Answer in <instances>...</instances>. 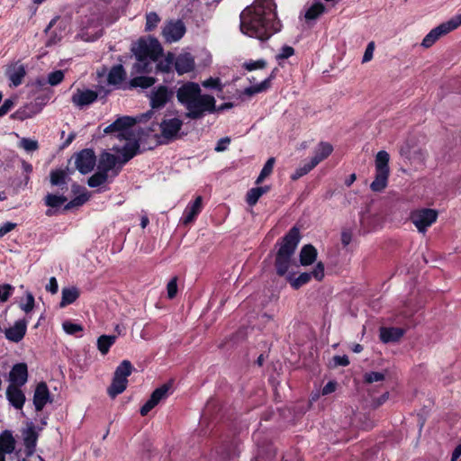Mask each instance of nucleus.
I'll use <instances>...</instances> for the list:
<instances>
[{
    "mask_svg": "<svg viewBox=\"0 0 461 461\" xmlns=\"http://www.w3.org/2000/svg\"><path fill=\"white\" fill-rule=\"evenodd\" d=\"M45 204L51 208H57L65 203L68 198L64 195H57L53 194H48L45 196Z\"/></svg>",
    "mask_w": 461,
    "mask_h": 461,
    "instance_id": "72a5a7b5",
    "label": "nucleus"
},
{
    "mask_svg": "<svg viewBox=\"0 0 461 461\" xmlns=\"http://www.w3.org/2000/svg\"><path fill=\"white\" fill-rule=\"evenodd\" d=\"M300 241V232L293 227L283 238L280 248L276 255L275 267L278 276H285L291 264V259Z\"/></svg>",
    "mask_w": 461,
    "mask_h": 461,
    "instance_id": "39448f33",
    "label": "nucleus"
},
{
    "mask_svg": "<svg viewBox=\"0 0 461 461\" xmlns=\"http://www.w3.org/2000/svg\"><path fill=\"white\" fill-rule=\"evenodd\" d=\"M96 163V157L95 152L90 149L81 150L77 154L75 164L77 169L81 174H87L91 172Z\"/></svg>",
    "mask_w": 461,
    "mask_h": 461,
    "instance_id": "ddd939ff",
    "label": "nucleus"
},
{
    "mask_svg": "<svg viewBox=\"0 0 461 461\" xmlns=\"http://www.w3.org/2000/svg\"><path fill=\"white\" fill-rule=\"evenodd\" d=\"M294 54V50L291 46H283L280 50V52L276 55L277 60L286 59L292 57Z\"/></svg>",
    "mask_w": 461,
    "mask_h": 461,
    "instance_id": "09e8293b",
    "label": "nucleus"
},
{
    "mask_svg": "<svg viewBox=\"0 0 461 461\" xmlns=\"http://www.w3.org/2000/svg\"><path fill=\"white\" fill-rule=\"evenodd\" d=\"M448 21L442 23L438 26L432 29L422 40L421 46L424 48L431 47L441 36L452 32Z\"/></svg>",
    "mask_w": 461,
    "mask_h": 461,
    "instance_id": "2eb2a0df",
    "label": "nucleus"
},
{
    "mask_svg": "<svg viewBox=\"0 0 461 461\" xmlns=\"http://www.w3.org/2000/svg\"><path fill=\"white\" fill-rule=\"evenodd\" d=\"M167 297L173 299L177 294V277H173L167 285Z\"/></svg>",
    "mask_w": 461,
    "mask_h": 461,
    "instance_id": "de8ad7c7",
    "label": "nucleus"
},
{
    "mask_svg": "<svg viewBox=\"0 0 461 461\" xmlns=\"http://www.w3.org/2000/svg\"><path fill=\"white\" fill-rule=\"evenodd\" d=\"M317 258V249L311 244L305 245L300 251V263L302 266L312 265Z\"/></svg>",
    "mask_w": 461,
    "mask_h": 461,
    "instance_id": "bb28decb",
    "label": "nucleus"
},
{
    "mask_svg": "<svg viewBox=\"0 0 461 461\" xmlns=\"http://www.w3.org/2000/svg\"><path fill=\"white\" fill-rule=\"evenodd\" d=\"M173 380H169L167 383L162 384L158 388L153 391L149 399L143 404L140 410L141 416H146L154 407H156L160 401L166 399L168 393L172 391Z\"/></svg>",
    "mask_w": 461,
    "mask_h": 461,
    "instance_id": "6e6552de",
    "label": "nucleus"
},
{
    "mask_svg": "<svg viewBox=\"0 0 461 461\" xmlns=\"http://www.w3.org/2000/svg\"><path fill=\"white\" fill-rule=\"evenodd\" d=\"M15 448V439L9 430H5L0 434V451L11 454Z\"/></svg>",
    "mask_w": 461,
    "mask_h": 461,
    "instance_id": "a878e982",
    "label": "nucleus"
},
{
    "mask_svg": "<svg viewBox=\"0 0 461 461\" xmlns=\"http://www.w3.org/2000/svg\"><path fill=\"white\" fill-rule=\"evenodd\" d=\"M132 51L137 59L134 69L138 73L149 72L150 63L156 61L162 54L160 43L156 39H140L132 47Z\"/></svg>",
    "mask_w": 461,
    "mask_h": 461,
    "instance_id": "20e7f679",
    "label": "nucleus"
},
{
    "mask_svg": "<svg viewBox=\"0 0 461 461\" xmlns=\"http://www.w3.org/2000/svg\"><path fill=\"white\" fill-rule=\"evenodd\" d=\"M19 147L27 152H33L39 149V144L35 140L23 138L19 142Z\"/></svg>",
    "mask_w": 461,
    "mask_h": 461,
    "instance_id": "ea45409f",
    "label": "nucleus"
},
{
    "mask_svg": "<svg viewBox=\"0 0 461 461\" xmlns=\"http://www.w3.org/2000/svg\"><path fill=\"white\" fill-rule=\"evenodd\" d=\"M52 399L49 388L44 382H41L37 384L34 394H33V405L36 411L43 410L48 402H51Z\"/></svg>",
    "mask_w": 461,
    "mask_h": 461,
    "instance_id": "4468645a",
    "label": "nucleus"
},
{
    "mask_svg": "<svg viewBox=\"0 0 461 461\" xmlns=\"http://www.w3.org/2000/svg\"><path fill=\"white\" fill-rule=\"evenodd\" d=\"M98 96L99 93L97 91L86 87H78L71 95V103L76 108L83 110L94 104Z\"/></svg>",
    "mask_w": 461,
    "mask_h": 461,
    "instance_id": "1a4fd4ad",
    "label": "nucleus"
},
{
    "mask_svg": "<svg viewBox=\"0 0 461 461\" xmlns=\"http://www.w3.org/2000/svg\"><path fill=\"white\" fill-rule=\"evenodd\" d=\"M26 74L25 67L20 62L11 65L6 69V76L11 81V86L16 87L20 86Z\"/></svg>",
    "mask_w": 461,
    "mask_h": 461,
    "instance_id": "aec40b11",
    "label": "nucleus"
},
{
    "mask_svg": "<svg viewBox=\"0 0 461 461\" xmlns=\"http://www.w3.org/2000/svg\"><path fill=\"white\" fill-rule=\"evenodd\" d=\"M261 196L262 195L257 187L251 188L247 193L246 202L249 205L253 206L258 203Z\"/></svg>",
    "mask_w": 461,
    "mask_h": 461,
    "instance_id": "c03bdc74",
    "label": "nucleus"
},
{
    "mask_svg": "<svg viewBox=\"0 0 461 461\" xmlns=\"http://www.w3.org/2000/svg\"><path fill=\"white\" fill-rule=\"evenodd\" d=\"M389 160L390 155L387 151L381 150L376 154L375 159V176L370 185L372 191L381 192L387 186L390 175Z\"/></svg>",
    "mask_w": 461,
    "mask_h": 461,
    "instance_id": "423d86ee",
    "label": "nucleus"
},
{
    "mask_svg": "<svg viewBox=\"0 0 461 461\" xmlns=\"http://www.w3.org/2000/svg\"><path fill=\"white\" fill-rule=\"evenodd\" d=\"M333 151V147L329 142H320L317 146L314 156L312 158V164L316 167L319 163L326 159Z\"/></svg>",
    "mask_w": 461,
    "mask_h": 461,
    "instance_id": "5701e85b",
    "label": "nucleus"
},
{
    "mask_svg": "<svg viewBox=\"0 0 461 461\" xmlns=\"http://www.w3.org/2000/svg\"><path fill=\"white\" fill-rule=\"evenodd\" d=\"M64 79V73L61 70H56L49 74L48 83L50 86H57Z\"/></svg>",
    "mask_w": 461,
    "mask_h": 461,
    "instance_id": "a18cd8bd",
    "label": "nucleus"
},
{
    "mask_svg": "<svg viewBox=\"0 0 461 461\" xmlns=\"http://www.w3.org/2000/svg\"><path fill=\"white\" fill-rule=\"evenodd\" d=\"M14 107L12 99H5L4 104L0 106V117L5 115Z\"/></svg>",
    "mask_w": 461,
    "mask_h": 461,
    "instance_id": "4d7b16f0",
    "label": "nucleus"
},
{
    "mask_svg": "<svg viewBox=\"0 0 461 461\" xmlns=\"http://www.w3.org/2000/svg\"><path fill=\"white\" fill-rule=\"evenodd\" d=\"M132 372L139 373L142 370L134 368L129 360H123L115 369L113 375H131Z\"/></svg>",
    "mask_w": 461,
    "mask_h": 461,
    "instance_id": "4c0bfd02",
    "label": "nucleus"
},
{
    "mask_svg": "<svg viewBox=\"0 0 461 461\" xmlns=\"http://www.w3.org/2000/svg\"><path fill=\"white\" fill-rule=\"evenodd\" d=\"M173 96V92L168 90L167 86H161L154 91L150 97V104L152 108H161L170 100Z\"/></svg>",
    "mask_w": 461,
    "mask_h": 461,
    "instance_id": "a211bd4d",
    "label": "nucleus"
},
{
    "mask_svg": "<svg viewBox=\"0 0 461 461\" xmlns=\"http://www.w3.org/2000/svg\"><path fill=\"white\" fill-rule=\"evenodd\" d=\"M67 173L65 170L58 169L52 170L50 174V180L52 185L60 187L61 190L68 189L67 187Z\"/></svg>",
    "mask_w": 461,
    "mask_h": 461,
    "instance_id": "c85d7f7f",
    "label": "nucleus"
},
{
    "mask_svg": "<svg viewBox=\"0 0 461 461\" xmlns=\"http://www.w3.org/2000/svg\"><path fill=\"white\" fill-rule=\"evenodd\" d=\"M337 388V383L335 381H330L321 390L322 395H328L333 393Z\"/></svg>",
    "mask_w": 461,
    "mask_h": 461,
    "instance_id": "052dcab7",
    "label": "nucleus"
},
{
    "mask_svg": "<svg viewBox=\"0 0 461 461\" xmlns=\"http://www.w3.org/2000/svg\"><path fill=\"white\" fill-rule=\"evenodd\" d=\"M185 25L181 20L167 22L162 30V35L167 42H176L185 33Z\"/></svg>",
    "mask_w": 461,
    "mask_h": 461,
    "instance_id": "9d476101",
    "label": "nucleus"
},
{
    "mask_svg": "<svg viewBox=\"0 0 461 461\" xmlns=\"http://www.w3.org/2000/svg\"><path fill=\"white\" fill-rule=\"evenodd\" d=\"M202 206H203L202 197L197 196L192 203H189L186 206V208L184 212L183 219H182L183 223L187 225V224L193 222L194 220L195 219V217L202 211Z\"/></svg>",
    "mask_w": 461,
    "mask_h": 461,
    "instance_id": "412c9836",
    "label": "nucleus"
},
{
    "mask_svg": "<svg viewBox=\"0 0 461 461\" xmlns=\"http://www.w3.org/2000/svg\"><path fill=\"white\" fill-rule=\"evenodd\" d=\"M349 364V359L348 356H333L332 358L329 362V366L330 367L337 366H347Z\"/></svg>",
    "mask_w": 461,
    "mask_h": 461,
    "instance_id": "37998d69",
    "label": "nucleus"
},
{
    "mask_svg": "<svg viewBox=\"0 0 461 461\" xmlns=\"http://www.w3.org/2000/svg\"><path fill=\"white\" fill-rule=\"evenodd\" d=\"M312 277L315 278L317 281L323 279L324 265L322 262H318L314 269L310 273H302L297 277H294V275H287L286 279L294 289H299L303 285L309 283Z\"/></svg>",
    "mask_w": 461,
    "mask_h": 461,
    "instance_id": "0eeeda50",
    "label": "nucleus"
},
{
    "mask_svg": "<svg viewBox=\"0 0 461 461\" xmlns=\"http://www.w3.org/2000/svg\"><path fill=\"white\" fill-rule=\"evenodd\" d=\"M16 227V223L7 221L0 227V238L12 231Z\"/></svg>",
    "mask_w": 461,
    "mask_h": 461,
    "instance_id": "13d9d810",
    "label": "nucleus"
},
{
    "mask_svg": "<svg viewBox=\"0 0 461 461\" xmlns=\"http://www.w3.org/2000/svg\"><path fill=\"white\" fill-rule=\"evenodd\" d=\"M38 439V434L34 429L33 426L29 427L23 432V442L25 446V452L27 456H31L33 455L36 447V443Z\"/></svg>",
    "mask_w": 461,
    "mask_h": 461,
    "instance_id": "b1692460",
    "label": "nucleus"
},
{
    "mask_svg": "<svg viewBox=\"0 0 461 461\" xmlns=\"http://www.w3.org/2000/svg\"><path fill=\"white\" fill-rule=\"evenodd\" d=\"M128 380L127 376H113L112 384L107 388V393L114 399L117 395L121 394L127 388Z\"/></svg>",
    "mask_w": 461,
    "mask_h": 461,
    "instance_id": "393cba45",
    "label": "nucleus"
},
{
    "mask_svg": "<svg viewBox=\"0 0 461 461\" xmlns=\"http://www.w3.org/2000/svg\"><path fill=\"white\" fill-rule=\"evenodd\" d=\"M315 167L312 164V162L305 163L303 166L296 168L294 173L291 176L293 180H297L304 175L308 174L312 169Z\"/></svg>",
    "mask_w": 461,
    "mask_h": 461,
    "instance_id": "79ce46f5",
    "label": "nucleus"
},
{
    "mask_svg": "<svg viewBox=\"0 0 461 461\" xmlns=\"http://www.w3.org/2000/svg\"><path fill=\"white\" fill-rule=\"evenodd\" d=\"M87 200V196L86 194H81L71 200V203H74L75 207L82 205Z\"/></svg>",
    "mask_w": 461,
    "mask_h": 461,
    "instance_id": "0e129e2a",
    "label": "nucleus"
},
{
    "mask_svg": "<svg viewBox=\"0 0 461 461\" xmlns=\"http://www.w3.org/2000/svg\"><path fill=\"white\" fill-rule=\"evenodd\" d=\"M62 297L59 303L61 308L66 307L68 304L73 303L79 296V292L77 288H63L61 292Z\"/></svg>",
    "mask_w": 461,
    "mask_h": 461,
    "instance_id": "c756f323",
    "label": "nucleus"
},
{
    "mask_svg": "<svg viewBox=\"0 0 461 461\" xmlns=\"http://www.w3.org/2000/svg\"><path fill=\"white\" fill-rule=\"evenodd\" d=\"M438 212L432 209H422L414 212L411 215V221L420 232H424L429 226L436 221Z\"/></svg>",
    "mask_w": 461,
    "mask_h": 461,
    "instance_id": "9b49d317",
    "label": "nucleus"
},
{
    "mask_svg": "<svg viewBox=\"0 0 461 461\" xmlns=\"http://www.w3.org/2000/svg\"><path fill=\"white\" fill-rule=\"evenodd\" d=\"M109 175L98 170L92 176L89 177L87 183L90 187H98L104 184L108 179Z\"/></svg>",
    "mask_w": 461,
    "mask_h": 461,
    "instance_id": "c9c22d12",
    "label": "nucleus"
},
{
    "mask_svg": "<svg viewBox=\"0 0 461 461\" xmlns=\"http://www.w3.org/2000/svg\"><path fill=\"white\" fill-rule=\"evenodd\" d=\"M266 65H267V63L265 60L259 59L257 61L246 62L244 64V67L247 70L251 71V70H255V69L264 68L266 67Z\"/></svg>",
    "mask_w": 461,
    "mask_h": 461,
    "instance_id": "3c124183",
    "label": "nucleus"
},
{
    "mask_svg": "<svg viewBox=\"0 0 461 461\" xmlns=\"http://www.w3.org/2000/svg\"><path fill=\"white\" fill-rule=\"evenodd\" d=\"M155 78L152 77L140 76L132 78L130 82L132 87L148 88L154 85Z\"/></svg>",
    "mask_w": 461,
    "mask_h": 461,
    "instance_id": "473e14b6",
    "label": "nucleus"
},
{
    "mask_svg": "<svg viewBox=\"0 0 461 461\" xmlns=\"http://www.w3.org/2000/svg\"><path fill=\"white\" fill-rule=\"evenodd\" d=\"M87 200V196L86 194H81L71 200V203H74L75 207L82 205Z\"/></svg>",
    "mask_w": 461,
    "mask_h": 461,
    "instance_id": "69168bd1",
    "label": "nucleus"
},
{
    "mask_svg": "<svg viewBox=\"0 0 461 461\" xmlns=\"http://www.w3.org/2000/svg\"><path fill=\"white\" fill-rule=\"evenodd\" d=\"M8 375H28V367L25 363L15 364Z\"/></svg>",
    "mask_w": 461,
    "mask_h": 461,
    "instance_id": "603ef678",
    "label": "nucleus"
},
{
    "mask_svg": "<svg viewBox=\"0 0 461 461\" xmlns=\"http://www.w3.org/2000/svg\"><path fill=\"white\" fill-rule=\"evenodd\" d=\"M27 324L25 319L16 321L12 327L5 330V338L12 342H20L26 334Z\"/></svg>",
    "mask_w": 461,
    "mask_h": 461,
    "instance_id": "dca6fc26",
    "label": "nucleus"
},
{
    "mask_svg": "<svg viewBox=\"0 0 461 461\" xmlns=\"http://www.w3.org/2000/svg\"><path fill=\"white\" fill-rule=\"evenodd\" d=\"M175 68L179 75L188 73L194 68V59L190 53H181L175 59Z\"/></svg>",
    "mask_w": 461,
    "mask_h": 461,
    "instance_id": "6ab92c4d",
    "label": "nucleus"
},
{
    "mask_svg": "<svg viewBox=\"0 0 461 461\" xmlns=\"http://www.w3.org/2000/svg\"><path fill=\"white\" fill-rule=\"evenodd\" d=\"M176 98L186 110L185 116L191 120L201 119L216 111L215 98L211 95L202 94L200 86L194 82L183 84L176 91Z\"/></svg>",
    "mask_w": 461,
    "mask_h": 461,
    "instance_id": "7ed1b4c3",
    "label": "nucleus"
},
{
    "mask_svg": "<svg viewBox=\"0 0 461 461\" xmlns=\"http://www.w3.org/2000/svg\"><path fill=\"white\" fill-rule=\"evenodd\" d=\"M325 10L324 5L321 3H315L305 13L306 20H315L318 18Z\"/></svg>",
    "mask_w": 461,
    "mask_h": 461,
    "instance_id": "f704fd0d",
    "label": "nucleus"
},
{
    "mask_svg": "<svg viewBox=\"0 0 461 461\" xmlns=\"http://www.w3.org/2000/svg\"><path fill=\"white\" fill-rule=\"evenodd\" d=\"M116 336L114 335H102L97 339V348L103 354L108 353L110 348L114 344Z\"/></svg>",
    "mask_w": 461,
    "mask_h": 461,
    "instance_id": "2f4dec72",
    "label": "nucleus"
},
{
    "mask_svg": "<svg viewBox=\"0 0 461 461\" xmlns=\"http://www.w3.org/2000/svg\"><path fill=\"white\" fill-rule=\"evenodd\" d=\"M34 304H35V300H34L33 294L31 292H27L26 293V303H21L20 308L26 313H29L33 310Z\"/></svg>",
    "mask_w": 461,
    "mask_h": 461,
    "instance_id": "49530a36",
    "label": "nucleus"
},
{
    "mask_svg": "<svg viewBox=\"0 0 461 461\" xmlns=\"http://www.w3.org/2000/svg\"><path fill=\"white\" fill-rule=\"evenodd\" d=\"M160 22V18L155 12H150L146 14V24L145 31L151 32L153 31Z\"/></svg>",
    "mask_w": 461,
    "mask_h": 461,
    "instance_id": "58836bf2",
    "label": "nucleus"
},
{
    "mask_svg": "<svg viewBox=\"0 0 461 461\" xmlns=\"http://www.w3.org/2000/svg\"><path fill=\"white\" fill-rule=\"evenodd\" d=\"M450 26L452 27L453 30L456 29L458 26L461 25V14L451 18L449 21H448Z\"/></svg>",
    "mask_w": 461,
    "mask_h": 461,
    "instance_id": "338daca9",
    "label": "nucleus"
},
{
    "mask_svg": "<svg viewBox=\"0 0 461 461\" xmlns=\"http://www.w3.org/2000/svg\"><path fill=\"white\" fill-rule=\"evenodd\" d=\"M14 287L11 285L5 284L0 285V302H5L10 297Z\"/></svg>",
    "mask_w": 461,
    "mask_h": 461,
    "instance_id": "8fccbe9b",
    "label": "nucleus"
},
{
    "mask_svg": "<svg viewBox=\"0 0 461 461\" xmlns=\"http://www.w3.org/2000/svg\"><path fill=\"white\" fill-rule=\"evenodd\" d=\"M404 335V330L398 327L380 328V339L384 343L396 342Z\"/></svg>",
    "mask_w": 461,
    "mask_h": 461,
    "instance_id": "4be33fe9",
    "label": "nucleus"
},
{
    "mask_svg": "<svg viewBox=\"0 0 461 461\" xmlns=\"http://www.w3.org/2000/svg\"><path fill=\"white\" fill-rule=\"evenodd\" d=\"M374 50H375V42L370 41L367 44L366 49L365 50L363 59H362L363 63H366L373 59Z\"/></svg>",
    "mask_w": 461,
    "mask_h": 461,
    "instance_id": "5fc2aeb1",
    "label": "nucleus"
},
{
    "mask_svg": "<svg viewBox=\"0 0 461 461\" xmlns=\"http://www.w3.org/2000/svg\"><path fill=\"white\" fill-rule=\"evenodd\" d=\"M274 0H255L240 14V32L251 38L267 41L281 30Z\"/></svg>",
    "mask_w": 461,
    "mask_h": 461,
    "instance_id": "f03ea898",
    "label": "nucleus"
},
{
    "mask_svg": "<svg viewBox=\"0 0 461 461\" xmlns=\"http://www.w3.org/2000/svg\"><path fill=\"white\" fill-rule=\"evenodd\" d=\"M62 328L67 334L76 335L77 332L83 330V326L80 324L73 323L69 321H66L62 323Z\"/></svg>",
    "mask_w": 461,
    "mask_h": 461,
    "instance_id": "a19ab883",
    "label": "nucleus"
},
{
    "mask_svg": "<svg viewBox=\"0 0 461 461\" xmlns=\"http://www.w3.org/2000/svg\"><path fill=\"white\" fill-rule=\"evenodd\" d=\"M204 87L217 88L220 86V80L218 78L210 77L203 82Z\"/></svg>",
    "mask_w": 461,
    "mask_h": 461,
    "instance_id": "e2e57ef3",
    "label": "nucleus"
},
{
    "mask_svg": "<svg viewBox=\"0 0 461 461\" xmlns=\"http://www.w3.org/2000/svg\"><path fill=\"white\" fill-rule=\"evenodd\" d=\"M6 399L9 403L17 410H22L25 401V393L21 388H17L14 385H8L6 388Z\"/></svg>",
    "mask_w": 461,
    "mask_h": 461,
    "instance_id": "f3484780",
    "label": "nucleus"
},
{
    "mask_svg": "<svg viewBox=\"0 0 461 461\" xmlns=\"http://www.w3.org/2000/svg\"><path fill=\"white\" fill-rule=\"evenodd\" d=\"M273 77H274V76L272 74L270 77H268L267 78L263 80L260 84L245 88V90L243 92L244 95L252 96L253 95L262 93V92L267 90L271 86V81H272Z\"/></svg>",
    "mask_w": 461,
    "mask_h": 461,
    "instance_id": "7c9ffc66",
    "label": "nucleus"
},
{
    "mask_svg": "<svg viewBox=\"0 0 461 461\" xmlns=\"http://www.w3.org/2000/svg\"><path fill=\"white\" fill-rule=\"evenodd\" d=\"M182 126L183 121L179 118L164 119L159 124L161 137L167 141L176 139Z\"/></svg>",
    "mask_w": 461,
    "mask_h": 461,
    "instance_id": "f8f14e48",
    "label": "nucleus"
},
{
    "mask_svg": "<svg viewBox=\"0 0 461 461\" xmlns=\"http://www.w3.org/2000/svg\"><path fill=\"white\" fill-rule=\"evenodd\" d=\"M28 380V376H9V385H14L17 388L23 386Z\"/></svg>",
    "mask_w": 461,
    "mask_h": 461,
    "instance_id": "864d4df0",
    "label": "nucleus"
},
{
    "mask_svg": "<svg viewBox=\"0 0 461 461\" xmlns=\"http://www.w3.org/2000/svg\"><path fill=\"white\" fill-rule=\"evenodd\" d=\"M58 289L59 285L57 279L55 277H50L49 284L46 285V290L54 294L58 292Z\"/></svg>",
    "mask_w": 461,
    "mask_h": 461,
    "instance_id": "680f3d73",
    "label": "nucleus"
},
{
    "mask_svg": "<svg viewBox=\"0 0 461 461\" xmlns=\"http://www.w3.org/2000/svg\"><path fill=\"white\" fill-rule=\"evenodd\" d=\"M126 77L122 65L113 66L108 73L107 81L110 85L121 84Z\"/></svg>",
    "mask_w": 461,
    "mask_h": 461,
    "instance_id": "cd10ccee",
    "label": "nucleus"
},
{
    "mask_svg": "<svg viewBox=\"0 0 461 461\" xmlns=\"http://www.w3.org/2000/svg\"><path fill=\"white\" fill-rule=\"evenodd\" d=\"M353 231L349 229H344L341 232V243L347 247L352 241Z\"/></svg>",
    "mask_w": 461,
    "mask_h": 461,
    "instance_id": "6e6d98bb",
    "label": "nucleus"
},
{
    "mask_svg": "<svg viewBox=\"0 0 461 461\" xmlns=\"http://www.w3.org/2000/svg\"><path fill=\"white\" fill-rule=\"evenodd\" d=\"M460 456H461V444L456 446L455 447L454 451L452 452L451 461H456Z\"/></svg>",
    "mask_w": 461,
    "mask_h": 461,
    "instance_id": "774afa93",
    "label": "nucleus"
},
{
    "mask_svg": "<svg viewBox=\"0 0 461 461\" xmlns=\"http://www.w3.org/2000/svg\"><path fill=\"white\" fill-rule=\"evenodd\" d=\"M135 123L136 119L130 116H122L104 128V133H116L115 137L120 140H125V144L122 147H113V150L120 154L119 157L109 152H104L99 159L98 170L107 175H109L110 171H113V176H115L120 173L122 166L138 154L140 144L136 140L131 130Z\"/></svg>",
    "mask_w": 461,
    "mask_h": 461,
    "instance_id": "f257e3e1",
    "label": "nucleus"
},
{
    "mask_svg": "<svg viewBox=\"0 0 461 461\" xmlns=\"http://www.w3.org/2000/svg\"><path fill=\"white\" fill-rule=\"evenodd\" d=\"M230 139L228 137L222 138L219 140L217 142V145L215 147V151L221 152L224 151L227 149V146L230 144Z\"/></svg>",
    "mask_w": 461,
    "mask_h": 461,
    "instance_id": "bf43d9fd",
    "label": "nucleus"
},
{
    "mask_svg": "<svg viewBox=\"0 0 461 461\" xmlns=\"http://www.w3.org/2000/svg\"><path fill=\"white\" fill-rule=\"evenodd\" d=\"M274 165H275V158H268L267 161L265 163L259 176H258V178L256 180L257 185H259L260 183H262L264 181V179L266 177H267L272 173Z\"/></svg>",
    "mask_w": 461,
    "mask_h": 461,
    "instance_id": "e433bc0d",
    "label": "nucleus"
}]
</instances>
